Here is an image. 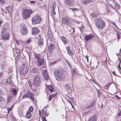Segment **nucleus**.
Segmentation results:
<instances>
[{
  "instance_id": "1",
  "label": "nucleus",
  "mask_w": 121,
  "mask_h": 121,
  "mask_svg": "<svg viewBox=\"0 0 121 121\" xmlns=\"http://www.w3.org/2000/svg\"><path fill=\"white\" fill-rule=\"evenodd\" d=\"M95 21V25L99 29L103 30L105 27V25L104 22L100 18H96Z\"/></svg>"
},
{
  "instance_id": "2",
  "label": "nucleus",
  "mask_w": 121,
  "mask_h": 121,
  "mask_svg": "<svg viewBox=\"0 0 121 121\" xmlns=\"http://www.w3.org/2000/svg\"><path fill=\"white\" fill-rule=\"evenodd\" d=\"M32 13L31 9H26L23 10L22 15L23 19H26L30 17V15Z\"/></svg>"
},
{
  "instance_id": "3",
  "label": "nucleus",
  "mask_w": 121,
  "mask_h": 121,
  "mask_svg": "<svg viewBox=\"0 0 121 121\" xmlns=\"http://www.w3.org/2000/svg\"><path fill=\"white\" fill-rule=\"evenodd\" d=\"M35 58L37 60V63L38 66H41L44 63V60L43 59H40L41 57L40 54L35 53L34 54Z\"/></svg>"
},
{
  "instance_id": "4",
  "label": "nucleus",
  "mask_w": 121,
  "mask_h": 121,
  "mask_svg": "<svg viewBox=\"0 0 121 121\" xmlns=\"http://www.w3.org/2000/svg\"><path fill=\"white\" fill-rule=\"evenodd\" d=\"M33 85L37 87L40 86L41 84V80L40 76L38 75L34 76Z\"/></svg>"
},
{
  "instance_id": "5",
  "label": "nucleus",
  "mask_w": 121,
  "mask_h": 121,
  "mask_svg": "<svg viewBox=\"0 0 121 121\" xmlns=\"http://www.w3.org/2000/svg\"><path fill=\"white\" fill-rule=\"evenodd\" d=\"M54 74L56 79L58 81H61L64 80L63 73L61 71H56L54 72Z\"/></svg>"
},
{
  "instance_id": "6",
  "label": "nucleus",
  "mask_w": 121,
  "mask_h": 121,
  "mask_svg": "<svg viewBox=\"0 0 121 121\" xmlns=\"http://www.w3.org/2000/svg\"><path fill=\"white\" fill-rule=\"evenodd\" d=\"M19 71L20 74L23 75H25L28 71V69L27 66L25 65V64H23L21 66L19 69Z\"/></svg>"
},
{
  "instance_id": "7",
  "label": "nucleus",
  "mask_w": 121,
  "mask_h": 121,
  "mask_svg": "<svg viewBox=\"0 0 121 121\" xmlns=\"http://www.w3.org/2000/svg\"><path fill=\"white\" fill-rule=\"evenodd\" d=\"M32 24L35 25L39 23L41 21V17L38 15L35 16L31 19Z\"/></svg>"
},
{
  "instance_id": "8",
  "label": "nucleus",
  "mask_w": 121,
  "mask_h": 121,
  "mask_svg": "<svg viewBox=\"0 0 121 121\" xmlns=\"http://www.w3.org/2000/svg\"><path fill=\"white\" fill-rule=\"evenodd\" d=\"M34 95L30 91H28L27 93H25L22 96V98L23 99L25 98H30L32 101H34L35 98H34Z\"/></svg>"
},
{
  "instance_id": "9",
  "label": "nucleus",
  "mask_w": 121,
  "mask_h": 121,
  "mask_svg": "<svg viewBox=\"0 0 121 121\" xmlns=\"http://www.w3.org/2000/svg\"><path fill=\"white\" fill-rule=\"evenodd\" d=\"M1 39L5 41L9 40L10 39V35L8 33H5V34H1Z\"/></svg>"
},
{
  "instance_id": "10",
  "label": "nucleus",
  "mask_w": 121,
  "mask_h": 121,
  "mask_svg": "<svg viewBox=\"0 0 121 121\" xmlns=\"http://www.w3.org/2000/svg\"><path fill=\"white\" fill-rule=\"evenodd\" d=\"M61 21L64 24L69 25L70 23V19L67 17H63L62 18Z\"/></svg>"
},
{
  "instance_id": "11",
  "label": "nucleus",
  "mask_w": 121,
  "mask_h": 121,
  "mask_svg": "<svg viewBox=\"0 0 121 121\" xmlns=\"http://www.w3.org/2000/svg\"><path fill=\"white\" fill-rule=\"evenodd\" d=\"M94 35L92 34H90L87 35L85 36V41H86L91 40L94 37Z\"/></svg>"
},
{
  "instance_id": "12",
  "label": "nucleus",
  "mask_w": 121,
  "mask_h": 121,
  "mask_svg": "<svg viewBox=\"0 0 121 121\" xmlns=\"http://www.w3.org/2000/svg\"><path fill=\"white\" fill-rule=\"evenodd\" d=\"M38 43L39 46H41L43 44V39L42 35H39L38 37Z\"/></svg>"
},
{
  "instance_id": "13",
  "label": "nucleus",
  "mask_w": 121,
  "mask_h": 121,
  "mask_svg": "<svg viewBox=\"0 0 121 121\" xmlns=\"http://www.w3.org/2000/svg\"><path fill=\"white\" fill-rule=\"evenodd\" d=\"M47 72V71L46 69H43L42 71L43 76L46 80H47L49 78V76Z\"/></svg>"
},
{
  "instance_id": "14",
  "label": "nucleus",
  "mask_w": 121,
  "mask_h": 121,
  "mask_svg": "<svg viewBox=\"0 0 121 121\" xmlns=\"http://www.w3.org/2000/svg\"><path fill=\"white\" fill-rule=\"evenodd\" d=\"M21 33L23 35H26L27 34L28 31L26 27H23L22 30L21 31Z\"/></svg>"
},
{
  "instance_id": "15",
  "label": "nucleus",
  "mask_w": 121,
  "mask_h": 121,
  "mask_svg": "<svg viewBox=\"0 0 121 121\" xmlns=\"http://www.w3.org/2000/svg\"><path fill=\"white\" fill-rule=\"evenodd\" d=\"M73 0H64V2L66 4L72 5L74 4Z\"/></svg>"
},
{
  "instance_id": "16",
  "label": "nucleus",
  "mask_w": 121,
  "mask_h": 121,
  "mask_svg": "<svg viewBox=\"0 0 121 121\" xmlns=\"http://www.w3.org/2000/svg\"><path fill=\"white\" fill-rule=\"evenodd\" d=\"M39 30L36 28H33L32 29L31 33L32 35H35L39 33Z\"/></svg>"
},
{
  "instance_id": "17",
  "label": "nucleus",
  "mask_w": 121,
  "mask_h": 121,
  "mask_svg": "<svg viewBox=\"0 0 121 121\" xmlns=\"http://www.w3.org/2000/svg\"><path fill=\"white\" fill-rule=\"evenodd\" d=\"M61 40L65 46L67 45L68 44V42L67 41V39H66L65 37L63 36L62 37Z\"/></svg>"
},
{
  "instance_id": "18",
  "label": "nucleus",
  "mask_w": 121,
  "mask_h": 121,
  "mask_svg": "<svg viewBox=\"0 0 121 121\" xmlns=\"http://www.w3.org/2000/svg\"><path fill=\"white\" fill-rule=\"evenodd\" d=\"M48 31L47 34L48 38L50 39V40H52L53 39V34L51 30L50 31H49L48 30Z\"/></svg>"
},
{
  "instance_id": "19",
  "label": "nucleus",
  "mask_w": 121,
  "mask_h": 121,
  "mask_svg": "<svg viewBox=\"0 0 121 121\" xmlns=\"http://www.w3.org/2000/svg\"><path fill=\"white\" fill-rule=\"evenodd\" d=\"M11 94L13 96H15L17 94V91L15 89L11 88L10 90Z\"/></svg>"
},
{
  "instance_id": "20",
  "label": "nucleus",
  "mask_w": 121,
  "mask_h": 121,
  "mask_svg": "<svg viewBox=\"0 0 121 121\" xmlns=\"http://www.w3.org/2000/svg\"><path fill=\"white\" fill-rule=\"evenodd\" d=\"M96 115H93L89 119L88 121H96L97 120Z\"/></svg>"
},
{
  "instance_id": "21",
  "label": "nucleus",
  "mask_w": 121,
  "mask_h": 121,
  "mask_svg": "<svg viewBox=\"0 0 121 121\" xmlns=\"http://www.w3.org/2000/svg\"><path fill=\"white\" fill-rule=\"evenodd\" d=\"M48 48L49 49V51L51 52L53 51L54 50V45L53 44H52L49 45L48 47Z\"/></svg>"
},
{
  "instance_id": "22",
  "label": "nucleus",
  "mask_w": 121,
  "mask_h": 121,
  "mask_svg": "<svg viewBox=\"0 0 121 121\" xmlns=\"http://www.w3.org/2000/svg\"><path fill=\"white\" fill-rule=\"evenodd\" d=\"M57 94V93H56L51 94L49 96L48 100L50 101H51L52 98L55 97L56 96Z\"/></svg>"
},
{
  "instance_id": "23",
  "label": "nucleus",
  "mask_w": 121,
  "mask_h": 121,
  "mask_svg": "<svg viewBox=\"0 0 121 121\" xmlns=\"http://www.w3.org/2000/svg\"><path fill=\"white\" fill-rule=\"evenodd\" d=\"M39 72L38 69L35 67H34L31 70V73H38Z\"/></svg>"
},
{
  "instance_id": "24",
  "label": "nucleus",
  "mask_w": 121,
  "mask_h": 121,
  "mask_svg": "<svg viewBox=\"0 0 121 121\" xmlns=\"http://www.w3.org/2000/svg\"><path fill=\"white\" fill-rule=\"evenodd\" d=\"M98 13L95 12H93L91 13L90 14L91 17L94 18L98 16Z\"/></svg>"
},
{
  "instance_id": "25",
  "label": "nucleus",
  "mask_w": 121,
  "mask_h": 121,
  "mask_svg": "<svg viewBox=\"0 0 121 121\" xmlns=\"http://www.w3.org/2000/svg\"><path fill=\"white\" fill-rule=\"evenodd\" d=\"M48 90L50 91L51 92H52L54 91V88L53 86L51 85H49L47 86Z\"/></svg>"
},
{
  "instance_id": "26",
  "label": "nucleus",
  "mask_w": 121,
  "mask_h": 121,
  "mask_svg": "<svg viewBox=\"0 0 121 121\" xmlns=\"http://www.w3.org/2000/svg\"><path fill=\"white\" fill-rule=\"evenodd\" d=\"M95 105V102L94 101H92L90 102L89 104L90 106H88L86 107V108H89L92 107Z\"/></svg>"
},
{
  "instance_id": "27",
  "label": "nucleus",
  "mask_w": 121,
  "mask_h": 121,
  "mask_svg": "<svg viewBox=\"0 0 121 121\" xmlns=\"http://www.w3.org/2000/svg\"><path fill=\"white\" fill-rule=\"evenodd\" d=\"M6 9L8 12H12L13 10V8L11 6H9L6 8Z\"/></svg>"
},
{
  "instance_id": "28",
  "label": "nucleus",
  "mask_w": 121,
  "mask_h": 121,
  "mask_svg": "<svg viewBox=\"0 0 121 121\" xmlns=\"http://www.w3.org/2000/svg\"><path fill=\"white\" fill-rule=\"evenodd\" d=\"M5 100V99L3 96L0 95V103H4Z\"/></svg>"
},
{
  "instance_id": "29",
  "label": "nucleus",
  "mask_w": 121,
  "mask_h": 121,
  "mask_svg": "<svg viewBox=\"0 0 121 121\" xmlns=\"http://www.w3.org/2000/svg\"><path fill=\"white\" fill-rule=\"evenodd\" d=\"M92 2V0H85L83 1V3L84 4H88Z\"/></svg>"
},
{
  "instance_id": "30",
  "label": "nucleus",
  "mask_w": 121,
  "mask_h": 121,
  "mask_svg": "<svg viewBox=\"0 0 121 121\" xmlns=\"http://www.w3.org/2000/svg\"><path fill=\"white\" fill-rule=\"evenodd\" d=\"M12 96H10L8 97L7 98V102L8 103L9 102H11L12 101Z\"/></svg>"
},
{
  "instance_id": "31",
  "label": "nucleus",
  "mask_w": 121,
  "mask_h": 121,
  "mask_svg": "<svg viewBox=\"0 0 121 121\" xmlns=\"http://www.w3.org/2000/svg\"><path fill=\"white\" fill-rule=\"evenodd\" d=\"M31 112H29V111H27V114L26 115V117L27 118L29 119L31 117V116L32 115L31 114Z\"/></svg>"
},
{
  "instance_id": "32",
  "label": "nucleus",
  "mask_w": 121,
  "mask_h": 121,
  "mask_svg": "<svg viewBox=\"0 0 121 121\" xmlns=\"http://www.w3.org/2000/svg\"><path fill=\"white\" fill-rule=\"evenodd\" d=\"M76 69H72L71 71V73L72 75H74L75 74H76Z\"/></svg>"
},
{
  "instance_id": "33",
  "label": "nucleus",
  "mask_w": 121,
  "mask_h": 121,
  "mask_svg": "<svg viewBox=\"0 0 121 121\" xmlns=\"http://www.w3.org/2000/svg\"><path fill=\"white\" fill-rule=\"evenodd\" d=\"M5 65L4 63L3 62H2L0 63V67L2 69H4V67L5 66Z\"/></svg>"
},
{
  "instance_id": "34",
  "label": "nucleus",
  "mask_w": 121,
  "mask_h": 121,
  "mask_svg": "<svg viewBox=\"0 0 121 121\" xmlns=\"http://www.w3.org/2000/svg\"><path fill=\"white\" fill-rule=\"evenodd\" d=\"M6 28H3L2 30V32L1 33V34H5V33H7L6 31Z\"/></svg>"
},
{
  "instance_id": "35",
  "label": "nucleus",
  "mask_w": 121,
  "mask_h": 121,
  "mask_svg": "<svg viewBox=\"0 0 121 121\" xmlns=\"http://www.w3.org/2000/svg\"><path fill=\"white\" fill-rule=\"evenodd\" d=\"M66 48V49L67 51V52L70 50V46L69 44H67V45L65 46Z\"/></svg>"
},
{
  "instance_id": "36",
  "label": "nucleus",
  "mask_w": 121,
  "mask_h": 121,
  "mask_svg": "<svg viewBox=\"0 0 121 121\" xmlns=\"http://www.w3.org/2000/svg\"><path fill=\"white\" fill-rule=\"evenodd\" d=\"M33 108L32 106H31L29 108V110L28 111H29V112H31L33 111Z\"/></svg>"
},
{
  "instance_id": "37",
  "label": "nucleus",
  "mask_w": 121,
  "mask_h": 121,
  "mask_svg": "<svg viewBox=\"0 0 121 121\" xmlns=\"http://www.w3.org/2000/svg\"><path fill=\"white\" fill-rule=\"evenodd\" d=\"M68 53L71 56H72L73 55V53L70 50L68 52Z\"/></svg>"
},
{
  "instance_id": "38",
  "label": "nucleus",
  "mask_w": 121,
  "mask_h": 121,
  "mask_svg": "<svg viewBox=\"0 0 121 121\" xmlns=\"http://www.w3.org/2000/svg\"><path fill=\"white\" fill-rule=\"evenodd\" d=\"M20 49L16 48V53H17V54L18 55V56L19 55V54H20L19 52H20Z\"/></svg>"
},
{
  "instance_id": "39",
  "label": "nucleus",
  "mask_w": 121,
  "mask_h": 121,
  "mask_svg": "<svg viewBox=\"0 0 121 121\" xmlns=\"http://www.w3.org/2000/svg\"><path fill=\"white\" fill-rule=\"evenodd\" d=\"M56 7V4L55 2H54L52 5V9H55Z\"/></svg>"
},
{
  "instance_id": "40",
  "label": "nucleus",
  "mask_w": 121,
  "mask_h": 121,
  "mask_svg": "<svg viewBox=\"0 0 121 121\" xmlns=\"http://www.w3.org/2000/svg\"><path fill=\"white\" fill-rule=\"evenodd\" d=\"M47 110L46 108L45 107L44 108L42 111V113L43 114H45Z\"/></svg>"
},
{
  "instance_id": "41",
  "label": "nucleus",
  "mask_w": 121,
  "mask_h": 121,
  "mask_svg": "<svg viewBox=\"0 0 121 121\" xmlns=\"http://www.w3.org/2000/svg\"><path fill=\"white\" fill-rule=\"evenodd\" d=\"M65 87L66 89L67 90L71 88V87L69 86V85L68 84H66V85L65 86Z\"/></svg>"
},
{
  "instance_id": "42",
  "label": "nucleus",
  "mask_w": 121,
  "mask_h": 121,
  "mask_svg": "<svg viewBox=\"0 0 121 121\" xmlns=\"http://www.w3.org/2000/svg\"><path fill=\"white\" fill-rule=\"evenodd\" d=\"M11 82L10 78H9L7 79L6 82L7 83H9Z\"/></svg>"
},
{
  "instance_id": "43",
  "label": "nucleus",
  "mask_w": 121,
  "mask_h": 121,
  "mask_svg": "<svg viewBox=\"0 0 121 121\" xmlns=\"http://www.w3.org/2000/svg\"><path fill=\"white\" fill-rule=\"evenodd\" d=\"M51 12L52 14L53 15H55L56 14V13L55 9H52Z\"/></svg>"
},
{
  "instance_id": "44",
  "label": "nucleus",
  "mask_w": 121,
  "mask_h": 121,
  "mask_svg": "<svg viewBox=\"0 0 121 121\" xmlns=\"http://www.w3.org/2000/svg\"><path fill=\"white\" fill-rule=\"evenodd\" d=\"M115 8L116 9H118L120 8V6H119V5H115Z\"/></svg>"
},
{
  "instance_id": "45",
  "label": "nucleus",
  "mask_w": 121,
  "mask_h": 121,
  "mask_svg": "<svg viewBox=\"0 0 121 121\" xmlns=\"http://www.w3.org/2000/svg\"><path fill=\"white\" fill-rule=\"evenodd\" d=\"M4 73L3 72L0 73V78H1L2 77H3L4 75Z\"/></svg>"
},
{
  "instance_id": "46",
  "label": "nucleus",
  "mask_w": 121,
  "mask_h": 121,
  "mask_svg": "<svg viewBox=\"0 0 121 121\" xmlns=\"http://www.w3.org/2000/svg\"><path fill=\"white\" fill-rule=\"evenodd\" d=\"M12 109L10 107L9 108H7V109L8 110V113H9Z\"/></svg>"
},
{
  "instance_id": "47",
  "label": "nucleus",
  "mask_w": 121,
  "mask_h": 121,
  "mask_svg": "<svg viewBox=\"0 0 121 121\" xmlns=\"http://www.w3.org/2000/svg\"><path fill=\"white\" fill-rule=\"evenodd\" d=\"M31 40L30 39L26 41V43L27 44H28L30 43L31 42Z\"/></svg>"
},
{
  "instance_id": "48",
  "label": "nucleus",
  "mask_w": 121,
  "mask_h": 121,
  "mask_svg": "<svg viewBox=\"0 0 121 121\" xmlns=\"http://www.w3.org/2000/svg\"><path fill=\"white\" fill-rule=\"evenodd\" d=\"M117 39H118V41H119V39L120 38V35L118 34L117 33Z\"/></svg>"
},
{
  "instance_id": "49",
  "label": "nucleus",
  "mask_w": 121,
  "mask_h": 121,
  "mask_svg": "<svg viewBox=\"0 0 121 121\" xmlns=\"http://www.w3.org/2000/svg\"><path fill=\"white\" fill-rule=\"evenodd\" d=\"M98 97L100 96L101 94V92L99 91H98Z\"/></svg>"
},
{
  "instance_id": "50",
  "label": "nucleus",
  "mask_w": 121,
  "mask_h": 121,
  "mask_svg": "<svg viewBox=\"0 0 121 121\" xmlns=\"http://www.w3.org/2000/svg\"><path fill=\"white\" fill-rule=\"evenodd\" d=\"M7 25L8 26V25L4 24V25L3 28H6V30L7 29Z\"/></svg>"
},
{
  "instance_id": "51",
  "label": "nucleus",
  "mask_w": 121,
  "mask_h": 121,
  "mask_svg": "<svg viewBox=\"0 0 121 121\" xmlns=\"http://www.w3.org/2000/svg\"><path fill=\"white\" fill-rule=\"evenodd\" d=\"M36 2L35 1H30V3L31 4H34Z\"/></svg>"
},
{
  "instance_id": "52",
  "label": "nucleus",
  "mask_w": 121,
  "mask_h": 121,
  "mask_svg": "<svg viewBox=\"0 0 121 121\" xmlns=\"http://www.w3.org/2000/svg\"><path fill=\"white\" fill-rule=\"evenodd\" d=\"M117 115L119 116H121V110H120L119 112L118 113Z\"/></svg>"
},
{
  "instance_id": "53",
  "label": "nucleus",
  "mask_w": 121,
  "mask_h": 121,
  "mask_svg": "<svg viewBox=\"0 0 121 121\" xmlns=\"http://www.w3.org/2000/svg\"><path fill=\"white\" fill-rule=\"evenodd\" d=\"M115 97L116 98H117L119 100L121 98L119 97L117 95H115Z\"/></svg>"
},
{
  "instance_id": "54",
  "label": "nucleus",
  "mask_w": 121,
  "mask_h": 121,
  "mask_svg": "<svg viewBox=\"0 0 121 121\" xmlns=\"http://www.w3.org/2000/svg\"><path fill=\"white\" fill-rule=\"evenodd\" d=\"M84 27H81L80 28V30L81 31L82 30L84 29Z\"/></svg>"
},
{
  "instance_id": "55",
  "label": "nucleus",
  "mask_w": 121,
  "mask_h": 121,
  "mask_svg": "<svg viewBox=\"0 0 121 121\" xmlns=\"http://www.w3.org/2000/svg\"><path fill=\"white\" fill-rule=\"evenodd\" d=\"M15 59H16V61L17 62L18 61L19 59V58L18 57V56H17V58H16Z\"/></svg>"
},
{
  "instance_id": "56",
  "label": "nucleus",
  "mask_w": 121,
  "mask_h": 121,
  "mask_svg": "<svg viewBox=\"0 0 121 121\" xmlns=\"http://www.w3.org/2000/svg\"><path fill=\"white\" fill-rule=\"evenodd\" d=\"M0 2L2 4H3L5 2L4 0H0Z\"/></svg>"
},
{
  "instance_id": "57",
  "label": "nucleus",
  "mask_w": 121,
  "mask_h": 121,
  "mask_svg": "<svg viewBox=\"0 0 121 121\" xmlns=\"http://www.w3.org/2000/svg\"><path fill=\"white\" fill-rule=\"evenodd\" d=\"M85 57L86 58V60H87V62H89V61H88V56H85Z\"/></svg>"
},
{
  "instance_id": "58",
  "label": "nucleus",
  "mask_w": 121,
  "mask_h": 121,
  "mask_svg": "<svg viewBox=\"0 0 121 121\" xmlns=\"http://www.w3.org/2000/svg\"><path fill=\"white\" fill-rule=\"evenodd\" d=\"M112 73L115 75L116 76H117V75L116 74L115 71H113L112 72Z\"/></svg>"
},
{
  "instance_id": "59",
  "label": "nucleus",
  "mask_w": 121,
  "mask_h": 121,
  "mask_svg": "<svg viewBox=\"0 0 121 121\" xmlns=\"http://www.w3.org/2000/svg\"><path fill=\"white\" fill-rule=\"evenodd\" d=\"M118 68L119 70H121V68L120 67V65H118Z\"/></svg>"
},
{
  "instance_id": "60",
  "label": "nucleus",
  "mask_w": 121,
  "mask_h": 121,
  "mask_svg": "<svg viewBox=\"0 0 121 121\" xmlns=\"http://www.w3.org/2000/svg\"><path fill=\"white\" fill-rule=\"evenodd\" d=\"M56 62H57L56 61H54L53 62H51V64H55V63H56Z\"/></svg>"
},
{
  "instance_id": "61",
  "label": "nucleus",
  "mask_w": 121,
  "mask_h": 121,
  "mask_svg": "<svg viewBox=\"0 0 121 121\" xmlns=\"http://www.w3.org/2000/svg\"><path fill=\"white\" fill-rule=\"evenodd\" d=\"M68 101L70 103V104H71L72 106V108H73V104H72V103L71 102L69 101V100H68Z\"/></svg>"
},
{
  "instance_id": "62",
  "label": "nucleus",
  "mask_w": 121,
  "mask_h": 121,
  "mask_svg": "<svg viewBox=\"0 0 121 121\" xmlns=\"http://www.w3.org/2000/svg\"><path fill=\"white\" fill-rule=\"evenodd\" d=\"M73 10L74 11H77L78 10V9L76 8H74L73 9Z\"/></svg>"
},
{
  "instance_id": "63",
  "label": "nucleus",
  "mask_w": 121,
  "mask_h": 121,
  "mask_svg": "<svg viewBox=\"0 0 121 121\" xmlns=\"http://www.w3.org/2000/svg\"><path fill=\"white\" fill-rule=\"evenodd\" d=\"M68 65L69 66V67L70 68H71L72 67L71 66V65L70 64V63L69 62L68 63Z\"/></svg>"
},
{
  "instance_id": "64",
  "label": "nucleus",
  "mask_w": 121,
  "mask_h": 121,
  "mask_svg": "<svg viewBox=\"0 0 121 121\" xmlns=\"http://www.w3.org/2000/svg\"><path fill=\"white\" fill-rule=\"evenodd\" d=\"M16 44H18V45H19V42L18 41L16 40Z\"/></svg>"
}]
</instances>
